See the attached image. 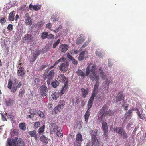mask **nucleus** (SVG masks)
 Wrapping results in <instances>:
<instances>
[{
    "instance_id": "nucleus-7",
    "label": "nucleus",
    "mask_w": 146,
    "mask_h": 146,
    "mask_svg": "<svg viewBox=\"0 0 146 146\" xmlns=\"http://www.w3.org/2000/svg\"><path fill=\"white\" fill-rule=\"evenodd\" d=\"M69 66V64L67 62L66 63H62L59 66V68L61 72L65 73L68 70Z\"/></svg>"
},
{
    "instance_id": "nucleus-31",
    "label": "nucleus",
    "mask_w": 146,
    "mask_h": 146,
    "mask_svg": "<svg viewBox=\"0 0 146 146\" xmlns=\"http://www.w3.org/2000/svg\"><path fill=\"white\" fill-rule=\"evenodd\" d=\"M62 109V108H61L60 106L58 105L54 108L53 110V111L54 112L55 114H57L58 112L60 111Z\"/></svg>"
},
{
    "instance_id": "nucleus-10",
    "label": "nucleus",
    "mask_w": 146,
    "mask_h": 146,
    "mask_svg": "<svg viewBox=\"0 0 146 146\" xmlns=\"http://www.w3.org/2000/svg\"><path fill=\"white\" fill-rule=\"evenodd\" d=\"M98 117L100 122L106 121V119L108 118V117L106 113H98Z\"/></svg>"
},
{
    "instance_id": "nucleus-24",
    "label": "nucleus",
    "mask_w": 146,
    "mask_h": 146,
    "mask_svg": "<svg viewBox=\"0 0 146 146\" xmlns=\"http://www.w3.org/2000/svg\"><path fill=\"white\" fill-rule=\"evenodd\" d=\"M15 15V11H13L11 12L8 16V19L10 21H13Z\"/></svg>"
},
{
    "instance_id": "nucleus-58",
    "label": "nucleus",
    "mask_w": 146,
    "mask_h": 146,
    "mask_svg": "<svg viewBox=\"0 0 146 146\" xmlns=\"http://www.w3.org/2000/svg\"><path fill=\"white\" fill-rule=\"evenodd\" d=\"M6 20L4 17H2L0 19V23L2 24L6 22Z\"/></svg>"
},
{
    "instance_id": "nucleus-25",
    "label": "nucleus",
    "mask_w": 146,
    "mask_h": 146,
    "mask_svg": "<svg viewBox=\"0 0 146 146\" xmlns=\"http://www.w3.org/2000/svg\"><path fill=\"white\" fill-rule=\"evenodd\" d=\"M66 77L64 74H61L59 75L58 78V80L61 82H63L66 80Z\"/></svg>"
},
{
    "instance_id": "nucleus-49",
    "label": "nucleus",
    "mask_w": 146,
    "mask_h": 146,
    "mask_svg": "<svg viewBox=\"0 0 146 146\" xmlns=\"http://www.w3.org/2000/svg\"><path fill=\"white\" fill-rule=\"evenodd\" d=\"M25 90L24 89L20 91L18 95L19 97L20 98H21L23 97L25 94Z\"/></svg>"
},
{
    "instance_id": "nucleus-63",
    "label": "nucleus",
    "mask_w": 146,
    "mask_h": 146,
    "mask_svg": "<svg viewBox=\"0 0 146 146\" xmlns=\"http://www.w3.org/2000/svg\"><path fill=\"white\" fill-rule=\"evenodd\" d=\"M97 92L93 90L92 92L91 97L94 98L96 96Z\"/></svg>"
},
{
    "instance_id": "nucleus-46",
    "label": "nucleus",
    "mask_w": 146,
    "mask_h": 146,
    "mask_svg": "<svg viewBox=\"0 0 146 146\" xmlns=\"http://www.w3.org/2000/svg\"><path fill=\"white\" fill-rule=\"evenodd\" d=\"M41 7V6L40 5H34L33 7V9L35 11H37L40 9Z\"/></svg>"
},
{
    "instance_id": "nucleus-38",
    "label": "nucleus",
    "mask_w": 146,
    "mask_h": 146,
    "mask_svg": "<svg viewBox=\"0 0 146 146\" xmlns=\"http://www.w3.org/2000/svg\"><path fill=\"white\" fill-rule=\"evenodd\" d=\"M19 126L20 129L23 130L24 131L26 129L25 124L24 123H20L19 124Z\"/></svg>"
},
{
    "instance_id": "nucleus-35",
    "label": "nucleus",
    "mask_w": 146,
    "mask_h": 146,
    "mask_svg": "<svg viewBox=\"0 0 146 146\" xmlns=\"http://www.w3.org/2000/svg\"><path fill=\"white\" fill-rule=\"evenodd\" d=\"M52 99L54 100H56L59 97V94L58 92H55L53 93L52 95Z\"/></svg>"
},
{
    "instance_id": "nucleus-29",
    "label": "nucleus",
    "mask_w": 146,
    "mask_h": 146,
    "mask_svg": "<svg viewBox=\"0 0 146 146\" xmlns=\"http://www.w3.org/2000/svg\"><path fill=\"white\" fill-rule=\"evenodd\" d=\"M33 38V37L32 35L27 34L25 35L24 37L23 40V42H25V41L26 40L28 41L29 38H30V39H31Z\"/></svg>"
},
{
    "instance_id": "nucleus-48",
    "label": "nucleus",
    "mask_w": 146,
    "mask_h": 146,
    "mask_svg": "<svg viewBox=\"0 0 146 146\" xmlns=\"http://www.w3.org/2000/svg\"><path fill=\"white\" fill-rule=\"evenodd\" d=\"M33 110V109H30L29 110V113H31V114L29 115H27V116L28 117H29L30 118H33L34 117V115L35 114V113H34V112H33L31 113L32 111Z\"/></svg>"
},
{
    "instance_id": "nucleus-3",
    "label": "nucleus",
    "mask_w": 146,
    "mask_h": 146,
    "mask_svg": "<svg viewBox=\"0 0 146 146\" xmlns=\"http://www.w3.org/2000/svg\"><path fill=\"white\" fill-rule=\"evenodd\" d=\"M18 139L17 137L14 138H8L7 141L6 146H17V142Z\"/></svg>"
},
{
    "instance_id": "nucleus-27",
    "label": "nucleus",
    "mask_w": 146,
    "mask_h": 146,
    "mask_svg": "<svg viewBox=\"0 0 146 146\" xmlns=\"http://www.w3.org/2000/svg\"><path fill=\"white\" fill-rule=\"evenodd\" d=\"M75 141L82 143L83 141L82 135L80 133L77 134L76 136V139Z\"/></svg>"
},
{
    "instance_id": "nucleus-11",
    "label": "nucleus",
    "mask_w": 146,
    "mask_h": 146,
    "mask_svg": "<svg viewBox=\"0 0 146 146\" xmlns=\"http://www.w3.org/2000/svg\"><path fill=\"white\" fill-rule=\"evenodd\" d=\"M90 78L92 81H99V76L97 74L96 72L91 73Z\"/></svg>"
},
{
    "instance_id": "nucleus-44",
    "label": "nucleus",
    "mask_w": 146,
    "mask_h": 146,
    "mask_svg": "<svg viewBox=\"0 0 146 146\" xmlns=\"http://www.w3.org/2000/svg\"><path fill=\"white\" fill-rule=\"evenodd\" d=\"M114 112L113 111L109 110L106 112V114L108 117V116H112L114 115Z\"/></svg>"
},
{
    "instance_id": "nucleus-32",
    "label": "nucleus",
    "mask_w": 146,
    "mask_h": 146,
    "mask_svg": "<svg viewBox=\"0 0 146 146\" xmlns=\"http://www.w3.org/2000/svg\"><path fill=\"white\" fill-rule=\"evenodd\" d=\"M64 59H65V58L64 57H62L58 60L56 61L54 63L53 66H52L50 67V68L52 69L54 67V66L58 64L60 62H62V61H63Z\"/></svg>"
},
{
    "instance_id": "nucleus-43",
    "label": "nucleus",
    "mask_w": 146,
    "mask_h": 146,
    "mask_svg": "<svg viewBox=\"0 0 146 146\" xmlns=\"http://www.w3.org/2000/svg\"><path fill=\"white\" fill-rule=\"evenodd\" d=\"M48 33L47 32H43L42 33L41 37L43 39L47 38Z\"/></svg>"
},
{
    "instance_id": "nucleus-16",
    "label": "nucleus",
    "mask_w": 146,
    "mask_h": 146,
    "mask_svg": "<svg viewBox=\"0 0 146 146\" xmlns=\"http://www.w3.org/2000/svg\"><path fill=\"white\" fill-rule=\"evenodd\" d=\"M67 57L71 61L72 63L74 65H77L78 63V61L76 60L69 53H67Z\"/></svg>"
},
{
    "instance_id": "nucleus-8",
    "label": "nucleus",
    "mask_w": 146,
    "mask_h": 146,
    "mask_svg": "<svg viewBox=\"0 0 146 146\" xmlns=\"http://www.w3.org/2000/svg\"><path fill=\"white\" fill-rule=\"evenodd\" d=\"M19 67V66H18L17 71V74L18 76L21 77H24L25 74V71L24 68L21 66Z\"/></svg>"
},
{
    "instance_id": "nucleus-54",
    "label": "nucleus",
    "mask_w": 146,
    "mask_h": 146,
    "mask_svg": "<svg viewBox=\"0 0 146 146\" xmlns=\"http://www.w3.org/2000/svg\"><path fill=\"white\" fill-rule=\"evenodd\" d=\"M34 82V84H39L40 83L39 79L36 77L35 79Z\"/></svg>"
},
{
    "instance_id": "nucleus-61",
    "label": "nucleus",
    "mask_w": 146,
    "mask_h": 146,
    "mask_svg": "<svg viewBox=\"0 0 146 146\" xmlns=\"http://www.w3.org/2000/svg\"><path fill=\"white\" fill-rule=\"evenodd\" d=\"M13 26L12 24H9L7 27V29L9 31H12L13 29Z\"/></svg>"
},
{
    "instance_id": "nucleus-53",
    "label": "nucleus",
    "mask_w": 146,
    "mask_h": 146,
    "mask_svg": "<svg viewBox=\"0 0 146 146\" xmlns=\"http://www.w3.org/2000/svg\"><path fill=\"white\" fill-rule=\"evenodd\" d=\"M60 42V40L59 39L57 41L55 42L53 45V48H55L56 46L58 45Z\"/></svg>"
},
{
    "instance_id": "nucleus-51",
    "label": "nucleus",
    "mask_w": 146,
    "mask_h": 146,
    "mask_svg": "<svg viewBox=\"0 0 146 146\" xmlns=\"http://www.w3.org/2000/svg\"><path fill=\"white\" fill-rule=\"evenodd\" d=\"M82 143L74 141V146H81Z\"/></svg>"
},
{
    "instance_id": "nucleus-37",
    "label": "nucleus",
    "mask_w": 146,
    "mask_h": 146,
    "mask_svg": "<svg viewBox=\"0 0 146 146\" xmlns=\"http://www.w3.org/2000/svg\"><path fill=\"white\" fill-rule=\"evenodd\" d=\"M59 83L58 81L55 80L52 82L51 83L52 86L54 88L57 87L59 85Z\"/></svg>"
},
{
    "instance_id": "nucleus-64",
    "label": "nucleus",
    "mask_w": 146,
    "mask_h": 146,
    "mask_svg": "<svg viewBox=\"0 0 146 146\" xmlns=\"http://www.w3.org/2000/svg\"><path fill=\"white\" fill-rule=\"evenodd\" d=\"M37 24L38 25L42 27L44 25V22L43 21H40V22H39L37 23Z\"/></svg>"
},
{
    "instance_id": "nucleus-59",
    "label": "nucleus",
    "mask_w": 146,
    "mask_h": 146,
    "mask_svg": "<svg viewBox=\"0 0 146 146\" xmlns=\"http://www.w3.org/2000/svg\"><path fill=\"white\" fill-rule=\"evenodd\" d=\"M132 110H129L125 114V115L126 116V117L129 116L130 114L132 113Z\"/></svg>"
},
{
    "instance_id": "nucleus-1",
    "label": "nucleus",
    "mask_w": 146,
    "mask_h": 146,
    "mask_svg": "<svg viewBox=\"0 0 146 146\" xmlns=\"http://www.w3.org/2000/svg\"><path fill=\"white\" fill-rule=\"evenodd\" d=\"M90 68L89 66H88L86 68V74L82 70L79 69H78L76 73L78 76H81L84 79L85 78L86 76H88L89 75L90 72Z\"/></svg>"
},
{
    "instance_id": "nucleus-5",
    "label": "nucleus",
    "mask_w": 146,
    "mask_h": 146,
    "mask_svg": "<svg viewBox=\"0 0 146 146\" xmlns=\"http://www.w3.org/2000/svg\"><path fill=\"white\" fill-rule=\"evenodd\" d=\"M50 132L51 134H53L54 133H55L57 136L60 137H63V134L62 132L61 128L60 127L54 128L52 130L51 129Z\"/></svg>"
},
{
    "instance_id": "nucleus-56",
    "label": "nucleus",
    "mask_w": 146,
    "mask_h": 146,
    "mask_svg": "<svg viewBox=\"0 0 146 146\" xmlns=\"http://www.w3.org/2000/svg\"><path fill=\"white\" fill-rule=\"evenodd\" d=\"M38 114L39 116L41 117H43L44 115L43 113L40 110H39L38 111Z\"/></svg>"
},
{
    "instance_id": "nucleus-12",
    "label": "nucleus",
    "mask_w": 146,
    "mask_h": 146,
    "mask_svg": "<svg viewBox=\"0 0 146 146\" xmlns=\"http://www.w3.org/2000/svg\"><path fill=\"white\" fill-rule=\"evenodd\" d=\"M68 49V46L66 44H62L59 47V50L62 52H65Z\"/></svg>"
},
{
    "instance_id": "nucleus-41",
    "label": "nucleus",
    "mask_w": 146,
    "mask_h": 146,
    "mask_svg": "<svg viewBox=\"0 0 146 146\" xmlns=\"http://www.w3.org/2000/svg\"><path fill=\"white\" fill-rule=\"evenodd\" d=\"M76 128H77L78 129H80L82 127V121H77L76 122Z\"/></svg>"
},
{
    "instance_id": "nucleus-55",
    "label": "nucleus",
    "mask_w": 146,
    "mask_h": 146,
    "mask_svg": "<svg viewBox=\"0 0 146 146\" xmlns=\"http://www.w3.org/2000/svg\"><path fill=\"white\" fill-rule=\"evenodd\" d=\"M122 136L123 138L125 139H127L128 137L125 131H124V132L122 133Z\"/></svg>"
},
{
    "instance_id": "nucleus-39",
    "label": "nucleus",
    "mask_w": 146,
    "mask_h": 146,
    "mask_svg": "<svg viewBox=\"0 0 146 146\" xmlns=\"http://www.w3.org/2000/svg\"><path fill=\"white\" fill-rule=\"evenodd\" d=\"M79 100V97H73L72 99V102L73 104L75 103L78 104Z\"/></svg>"
},
{
    "instance_id": "nucleus-52",
    "label": "nucleus",
    "mask_w": 146,
    "mask_h": 146,
    "mask_svg": "<svg viewBox=\"0 0 146 146\" xmlns=\"http://www.w3.org/2000/svg\"><path fill=\"white\" fill-rule=\"evenodd\" d=\"M96 56L100 57H102L103 56L102 53L100 52V51H98V50L96 51Z\"/></svg>"
},
{
    "instance_id": "nucleus-33",
    "label": "nucleus",
    "mask_w": 146,
    "mask_h": 146,
    "mask_svg": "<svg viewBox=\"0 0 146 146\" xmlns=\"http://www.w3.org/2000/svg\"><path fill=\"white\" fill-rule=\"evenodd\" d=\"M85 51H82L78 57V60L80 61H82L84 58Z\"/></svg>"
},
{
    "instance_id": "nucleus-22",
    "label": "nucleus",
    "mask_w": 146,
    "mask_h": 146,
    "mask_svg": "<svg viewBox=\"0 0 146 146\" xmlns=\"http://www.w3.org/2000/svg\"><path fill=\"white\" fill-rule=\"evenodd\" d=\"M108 110V106L106 104L104 105L98 112V113H106L105 111Z\"/></svg>"
},
{
    "instance_id": "nucleus-6",
    "label": "nucleus",
    "mask_w": 146,
    "mask_h": 146,
    "mask_svg": "<svg viewBox=\"0 0 146 146\" xmlns=\"http://www.w3.org/2000/svg\"><path fill=\"white\" fill-rule=\"evenodd\" d=\"M39 91L41 96L43 97L46 96L48 92V88L44 85H42L39 88Z\"/></svg>"
},
{
    "instance_id": "nucleus-45",
    "label": "nucleus",
    "mask_w": 146,
    "mask_h": 146,
    "mask_svg": "<svg viewBox=\"0 0 146 146\" xmlns=\"http://www.w3.org/2000/svg\"><path fill=\"white\" fill-rule=\"evenodd\" d=\"M65 104V101L64 100H60L59 102V104L58 105L61 108L63 109Z\"/></svg>"
},
{
    "instance_id": "nucleus-40",
    "label": "nucleus",
    "mask_w": 146,
    "mask_h": 146,
    "mask_svg": "<svg viewBox=\"0 0 146 146\" xmlns=\"http://www.w3.org/2000/svg\"><path fill=\"white\" fill-rule=\"evenodd\" d=\"M99 81H97L94 86L93 90L98 92V88L99 86Z\"/></svg>"
},
{
    "instance_id": "nucleus-18",
    "label": "nucleus",
    "mask_w": 146,
    "mask_h": 146,
    "mask_svg": "<svg viewBox=\"0 0 146 146\" xmlns=\"http://www.w3.org/2000/svg\"><path fill=\"white\" fill-rule=\"evenodd\" d=\"M41 53V50H36L35 51L34 53V54L33 55V56L34 57L33 60H31V62H34L36 58L38 57V56Z\"/></svg>"
},
{
    "instance_id": "nucleus-26",
    "label": "nucleus",
    "mask_w": 146,
    "mask_h": 146,
    "mask_svg": "<svg viewBox=\"0 0 146 146\" xmlns=\"http://www.w3.org/2000/svg\"><path fill=\"white\" fill-rule=\"evenodd\" d=\"M90 133L91 135L92 138L93 137L95 138H96V136L97 135V133L98 132V131L97 129H95L94 131L93 130H90Z\"/></svg>"
},
{
    "instance_id": "nucleus-28",
    "label": "nucleus",
    "mask_w": 146,
    "mask_h": 146,
    "mask_svg": "<svg viewBox=\"0 0 146 146\" xmlns=\"http://www.w3.org/2000/svg\"><path fill=\"white\" fill-rule=\"evenodd\" d=\"M40 141L46 144L48 143V139L44 135L41 136L40 137Z\"/></svg>"
},
{
    "instance_id": "nucleus-15",
    "label": "nucleus",
    "mask_w": 146,
    "mask_h": 146,
    "mask_svg": "<svg viewBox=\"0 0 146 146\" xmlns=\"http://www.w3.org/2000/svg\"><path fill=\"white\" fill-rule=\"evenodd\" d=\"M84 40V35H83L81 34L80 37L78 38L77 39L76 44L79 45L83 42Z\"/></svg>"
},
{
    "instance_id": "nucleus-47",
    "label": "nucleus",
    "mask_w": 146,
    "mask_h": 146,
    "mask_svg": "<svg viewBox=\"0 0 146 146\" xmlns=\"http://www.w3.org/2000/svg\"><path fill=\"white\" fill-rule=\"evenodd\" d=\"M97 69L96 65H94L92 66V68L90 70V72H91V73H96V70Z\"/></svg>"
},
{
    "instance_id": "nucleus-34",
    "label": "nucleus",
    "mask_w": 146,
    "mask_h": 146,
    "mask_svg": "<svg viewBox=\"0 0 146 146\" xmlns=\"http://www.w3.org/2000/svg\"><path fill=\"white\" fill-rule=\"evenodd\" d=\"M99 71L100 75V76L102 78V80H104L106 78V76L104 74L102 70V68H99Z\"/></svg>"
},
{
    "instance_id": "nucleus-62",
    "label": "nucleus",
    "mask_w": 146,
    "mask_h": 146,
    "mask_svg": "<svg viewBox=\"0 0 146 146\" xmlns=\"http://www.w3.org/2000/svg\"><path fill=\"white\" fill-rule=\"evenodd\" d=\"M54 37V36L52 34L49 35L48 34L47 38L49 39H52Z\"/></svg>"
},
{
    "instance_id": "nucleus-19",
    "label": "nucleus",
    "mask_w": 146,
    "mask_h": 146,
    "mask_svg": "<svg viewBox=\"0 0 146 146\" xmlns=\"http://www.w3.org/2000/svg\"><path fill=\"white\" fill-rule=\"evenodd\" d=\"M28 133L31 137H34L36 140H37V135L36 132L35 130L30 131L28 132Z\"/></svg>"
},
{
    "instance_id": "nucleus-20",
    "label": "nucleus",
    "mask_w": 146,
    "mask_h": 146,
    "mask_svg": "<svg viewBox=\"0 0 146 146\" xmlns=\"http://www.w3.org/2000/svg\"><path fill=\"white\" fill-rule=\"evenodd\" d=\"M124 98V95L122 93H119L116 97V101L118 102L119 101H121Z\"/></svg>"
},
{
    "instance_id": "nucleus-23",
    "label": "nucleus",
    "mask_w": 146,
    "mask_h": 146,
    "mask_svg": "<svg viewBox=\"0 0 146 146\" xmlns=\"http://www.w3.org/2000/svg\"><path fill=\"white\" fill-rule=\"evenodd\" d=\"M81 90L82 91V97L85 98L86 96L88 95V89H84L83 88H81Z\"/></svg>"
},
{
    "instance_id": "nucleus-14",
    "label": "nucleus",
    "mask_w": 146,
    "mask_h": 146,
    "mask_svg": "<svg viewBox=\"0 0 146 146\" xmlns=\"http://www.w3.org/2000/svg\"><path fill=\"white\" fill-rule=\"evenodd\" d=\"M68 81H66L65 82L64 86H63L62 89L61 90L60 92L61 94V95L63 94L67 90L68 86Z\"/></svg>"
},
{
    "instance_id": "nucleus-2",
    "label": "nucleus",
    "mask_w": 146,
    "mask_h": 146,
    "mask_svg": "<svg viewBox=\"0 0 146 146\" xmlns=\"http://www.w3.org/2000/svg\"><path fill=\"white\" fill-rule=\"evenodd\" d=\"M14 82L13 84L12 87H11V91L14 93L16 92L17 88L20 87L21 85V83L20 82H19L18 80L16 79L15 78H13Z\"/></svg>"
},
{
    "instance_id": "nucleus-36",
    "label": "nucleus",
    "mask_w": 146,
    "mask_h": 146,
    "mask_svg": "<svg viewBox=\"0 0 146 146\" xmlns=\"http://www.w3.org/2000/svg\"><path fill=\"white\" fill-rule=\"evenodd\" d=\"M34 125V128L35 129H37L40 126V124L39 121L35 122L33 123Z\"/></svg>"
},
{
    "instance_id": "nucleus-17",
    "label": "nucleus",
    "mask_w": 146,
    "mask_h": 146,
    "mask_svg": "<svg viewBox=\"0 0 146 146\" xmlns=\"http://www.w3.org/2000/svg\"><path fill=\"white\" fill-rule=\"evenodd\" d=\"M125 130L123 128L121 127H117L114 129V131L116 132L117 133L122 135V133Z\"/></svg>"
},
{
    "instance_id": "nucleus-4",
    "label": "nucleus",
    "mask_w": 146,
    "mask_h": 146,
    "mask_svg": "<svg viewBox=\"0 0 146 146\" xmlns=\"http://www.w3.org/2000/svg\"><path fill=\"white\" fill-rule=\"evenodd\" d=\"M54 70H51L47 73V74L46 76L47 84H50V82L52 80L54 76Z\"/></svg>"
},
{
    "instance_id": "nucleus-9",
    "label": "nucleus",
    "mask_w": 146,
    "mask_h": 146,
    "mask_svg": "<svg viewBox=\"0 0 146 146\" xmlns=\"http://www.w3.org/2000/svg\"><path fill=\"white\" fill-rule=\"evenodd\" d=\"M102 128L104 135L107 137L108 136V127L107 123L106 121L102 122Z\"/></svg>"
},
{
    "instance_id": "nucleus-30",
    "label": "nucleus",
    "mask_w": 146,
    "mask_h": 146,
    "mask_svg": "<svg viewBox=\"0 0 146 146\" xmlns=\"http://www.w3.org/2000/svg\"><path fill=\"white\" fill-rule=\"evenodd\" d=\"M17 146H25L23 139L21 138L17 140Z\"/></svg>"
},
{
    "instance_id": "nucleus-21",
    "label": "nucleus",
    "mask_w": 146,
    "mask_h": 146,
    "mask_svg": "<svg viewBox=\"0 0 146 146\" xmlns=\"http://www.w3.org/2000/svg\"><path fill=\"white\" fill-rule=\"evenodd\" d=\"M91 140L92 143V145L93 146H99V143L97 138H95L93 137V138H92Z\"/></svg>"
},
{
    "instance_id": "nucleus-60",
    "label": "nucleus",
    "mask_w": 146,
    "mask_h": 146,
    "mask_svg": "<svg viewBox=\"0 0 146 146\" xmlns=\"http://www.w3.org/2000/svg\"><path fill=\"white\" fill-rule=\"evenodd\" d=\"M93 103L90 102H88V109L90 110V108L92 107Z\"/></svg>"
},
{
    "instance_id": "nucleus-13",
    "label": "nucleus",
    "mask_w": 146,
    "mask_h": 146,
    "mask_svg": "<svg viewBox=\"0 0 146 146\" xmlns=\"http://www.w3.org/2000/svg\"><path fill=\"white\" fill-rule=\"evenodd\" d=\"M25 22L27 25H30L32 24L31 19L28 13L26 14L25 15Z\"/></svg>"
},
{
    "instance_id": "nucleus-42",
    "label": "nucleus",
    "mask_w": 146,
    "mask_h": 146,
    "mask_svg": "<svg viewBox=\"0 0 146 146\" xmlns=\"http://www.w3.org/2000/svg\"><path fill=\"white\" fill-rule=\"evenodd\" d=\"M57 14L56 13L54 14L51 17V19L53 21H57L58 20V18L57 16Z\"/></svg>"
},
{
    "instance_id": "nucleus-50",
    "label": "nucleus",
    "mask_w": 146,
    "mask_h": 146,
    "mask_svg": "<svg viewBox=\"0 0 146 146\" xmlns=\"http://www.w3.org/2000/svg\"><path fill=\"white\" fill-rule=\"evenodd\" d=\"M45 127L44 125H43L39 129L38 133L39 134H40L44 131V129Z\"/></svg>"
},
{
    "instance_id": "nucleus-57",
    "label": "nucleus",
    "mask_w": 146,
    "mask_h": 146,
    "mask_svg": "<svg viewBox=\"0 0 146 146\" xmlns=\"http://www.w3.org/2000/svg\"><path fill=\"white\" fill-rule=\"evenodd\" d=\"M13 84L12 82L11 81H9L7 87L9 89H11V87L12 86Z\"/></svg>"
}]
</instances>
